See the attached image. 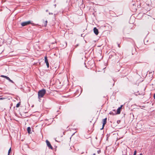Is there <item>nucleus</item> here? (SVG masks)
Wrapping results in <instances>:
<instances>
[{
    "label": "nucleus",
    "mask_w": 155,
    "mask_h": 155,
    "mask_svg": "<svg viewBox=\"0 0 155 155\" xmlns=\"http://www.w3.org/2000/svg\"><path fill=\"white\" fill-rule=\"evenodd\" d=\"M46 91L44 89L39 91L38 93V98L40 99L41 98L43 97Z\"/></svg>",
    "instance_id": "f257e3e1"
},
{
    "label": "nucleus",
    "mask_w": 155,
    "mask_h": 155,
    "mask_svg": "<svg viewBox=\"0 0 155 155\" xmlns=\"http://www.w3.org/2000/svg\"><path fill=\"white\" fill-rule=\"evenodd\" d=\"M30 24H31L33 25H35L34 23H32L30 21L23 22L21 23V25L22 26H24Z\"/></svg>",
    "instance_id": "f03ea898"
},
{
    "label": "nucleus",
    "mask_w": 155,
    "mask_h": 155,
    "mask_svg": "<svg viewBox=\"0 0 155 155\" xmlns=\"http://www.w3.org/2000/svg\"><path fill=\"white\" fill-rule=\"evenodd\" d=\"M46 142L47 146L49 147V148L51 149V150H53V148L51 146L50 142L48 140H46Z\"/></svg>",
    "instance_id": "7ed1b4c3"
},
{
    "label": "nucleus",
    "mask_w": 155,
    "mask_h": 155,
    "mask_svg": "<svg viewBox=\"0 0 155 155\" xmlns=\"http://www.w3.org/2000/svg\"><path fill=\"white\" fill-rule=\"evenodd\" d=\"M1 77H2L5 78H6V79L8 80L10 82H11V83H14L13 81H12V80L10 79L7 76L3 75H2Z\"/></svg>",
    "instance_id": "20e7f679"
},
{
    "label": "nucleus",
    "mask_w": 155,
    "mask_h": 155,
    "mask_svg": "<svg viewBox=\"0 0 155 155\" xmlns=\"http://www.w3.org/2000/svg\"><path fill=\"white\" fill-rule=\"evenodd\" d=\"M94 32L95 34L97 35L99 33V32L98 29L96 27H94L93 29Z\"/></svg>",
    "instance_id": "39448f33"
},
{
    "label": "nucleus",
    "mask_w": 155,
    "mask_h": 155,
    "mask_svg": "<svg viewBox=\"0 0 155 155\" xmlns=\"http://www.w3.org/2000/svg\"><path fill=\"white\" fill-rule=\"evenodd\" d=\"M45 62L46 63V65L48 68L49 66V63L48 61L47 57L46 56H45Z\"/></svg>",
    "instance_id": "423d86ee"
},
{
    "label": "nucleus",
    "mask_w": 155,
    "mask_h": 155,
    "mask_svg": "<svg viewBox=\"0 0 155 155\" xmlns=\"http://www.w3.org/2000/svg\"><path fill=\"white\" fill-rule=\"evenodd\" d=\"M107 118H106L103 119L102 128L101 129H102L104 128L105 124H106V123L107 122Z\"/></svg>",
    "instance_id": "0eeeda50"
},
{
    "label": "nucleus",
    "mask_w": 155,
    "mask_h": 155,
    "mask_svg": "<svg viewBox=\"0 0 155 155\" xmlns=\"http://www.w3.org/2000/svg\"><path fill=\"white\" fill-rule=\"evenodd\" d=\"M122 105H121V106L118 108L117 110V112L116 113L117 114H119L120 113V109L122 108Z\"/></svg>",
    "instance_id": "6e6552de"
},
{
    "label": "nucleus",
    "mask_w": 155,
    "mask_h": 155,
    "mask_svg": "<svg viewBox=\"0 0 155 155\" xmlns=\"http://www.w3.org/2000/svg\"><path fill=\"white\" fill-rule=\"evenodd\" d=\"M27 131L29 134L31 133V128L30 127H28L27 128Z\"/></svg>",
    "instance_id": "1a4fd4ad"
},
{
    "label": "nucleus",
    "mask_w": 155,
    "mask_h": 155,
    "mask_svg": "<svg viewBox=\"0 0 155 155\" xmlns=\"http://www.w3.org/2000/svg\"><path fill=\"white\" fill-rule=\"evenodd\" d=\"M114 111H115V113H113V112L111 111L109 113V114H111V115H115V114H117V113H116V111L115 110H114Z\"/></svg>",
    "instance_id": "9d476101"
},
{
    "label": "nucleus",
    "mask_w": 155,
    "mask_h": 155,
    "mask_svg": "<svg viewBox=\"0 0 155 155\" xmlns=\"http://www.w3.org/2000/svg\"><path fill=\"white\" fill-rule=\"evenodd\" d=\"M48 21H46L45 23H44V26H46L47 25Z\"/></svg>",
    "instance_id": "9b49d317"
},
{
    "label": "nucleus",
    "mask_w": 155,
    "mask_h": 155,
    "mask_svg": "<svg viewBox=\"0 0 155 155\" xmlns=\"http://www.w3.org/2000/svg\"><path fill=\"white\" fill-rule=\"evenodd\" d=\"M11 151V147L10 148L8 151V155H9V153Z\"/></svg>",
    "instance_id": "f8f14e48"
},
{
    "label": "nucleus",
    "mask_w": 155,
    "mask_h": 155,
    "mask_svg": "<svg viewBox=\"0 0 155 155\" xmlns=\"http://www.w3.org/2000/svg\"><path fill=\"white\" fill-rule=\"evenodd\" d=\"M20 104L19 103H18L17 104H16V107H18L19 106H20Z\"/></svg>",
    "instance_id": "ddd939ff"
},
{
    "label": "nucleus",
    "mask_w": 155,
    "mask_h": 155,
    "mask_svg": "<svg viewBox=\"0 0 155 155\" xmlns=\"http://www.w3.org/2000/svg\"><path fill=\"white\" fill-rule=\"evenodd\" d=\"M137 151L136 150H135L134 151L133 155H136Z\"/></svg>",
    "instance_id": "4468645a"
},
{
    "label": "nucleus",
    "mask_w": 155,
    "mask_h": 155,
    "mask_svg": "<svg viewBox=\"0 0 155 155\" xmlns=\"http://www.w3.org/2000/svg\"><path fill=\"white\" fill-rule=\"evenodd\" d=\"M97 153H101V150H98V151H97Z\"/></svg>",
    "instance_id": "2eb2a0df"
},
{
    "label": "nucleus",
    "mask_w": 155,
    "mask_h": 155,
    "mask_svg": "<svg viewBox=\"0 0 155 155\" xmlns=\"http://www.w3.org/2000/svg\"><path fill=\"white\" fill-rule=\"evenodd\" d=\"M4 99V98H3V97H0V100H3V99Z\"/></svg>",
    "instance_id": "dca6fc26"
},
{
    "label": "nucleus",
    "mask_w": 155,
    "mask_h": 155,
    "mask_svg": "<svg viewBox=\"0 0 155 155\" xmlns=\"http://www.w3.org/2000/svg\"><path fill=\"white\" fill-rule=\"evenodd\" d=\"M65 47H66L67 45V43L66 42H65Z\"/></svg>",
    "instance_id": "f3484780"
},
{
    "label": "nucleus",
    "mask_w": 155,
    "mask_h": 155,
    "mask_svg": "<svg viewBox=\"0 0 155 155\" xmlns=\"http://www.w3.org/2000/svg\"><path fill=\"white\" fill-rule=\"evenodd\" d=\"M78 44H77V45H75V48L77 47V46H78Z\"/></svg>",
    "instance_id": "a211bd4d"
},
{
    "label": "nucleus",
    "mask_w": 155,
    "mask_h": 155,
    "mask_svg": "<svg viewBox=\"0 0 155 155\" xmlns=\"http://www.w3.org/2000/svg\"><path fill=\"white\" fill-rule=\"evenodd\" d=\"M153 97H154V99H155V93L154 94V95L153 96Z\"/></svg>",
    "instance_id": "6ab92c4d"
},
{
    "label": "nucleus",
    "mask_w": 155,
    "mask_h": 155,
    "mask_svg": "<svg viewBox=\"0 0 155 155\" xmlns=\"http://www.w3.org/2000/svg\"><path fill=\"white\" fill-rule=\"evenodd\" d=\"M118 46L119 47H120V46H119V45H118Z\"/></svg>",
    "instance_id": "aec40b11"
},
{
    "label": "nucleus",
    "mask_w": 155,
    "mask_h": 155,
    "mask_svg": "<svg viewBox=\"0 0 155 155\" xmlns=\"http://www.w3.org/2000/svg\"><path fill=\"white\" fill-rule=\"evenodd\" d=\"M140 155H142V153H140Z\"/></svg>",
    "instance_id": "412c9836"
},
{
    "label": "nucleus",
    "mask_w": 155,
    "mask_h": 155,
    "mask_svg": "<svg viewBox=\"0 0 155 155\" xmlns=\"http://www.w3.org/2000/svg\"><path fill=\"white\" fill-rule=\"evenodd\" d=\"M122 155H124L123 154Z\"/></svg>",
    "instance_id": "4be33fe9"
}]
</instances>
